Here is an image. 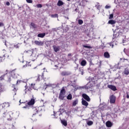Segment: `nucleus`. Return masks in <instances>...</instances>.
Segmentation results:
<instances>
[{
    "instance_id": "1",
    "label": "nucleus",
    "mask_w": 129,
    "mask_h": 129,
    "mask_svg": "<svg viewBox=\"0 0 129 129\" xmlns=\"http://www.w3.org/2000/svg\"><path fill=\"white\" fill-rule=\"evenodd\" d=\"M65 98V89H62L60 90V94L59 95V99L63 100Z\"/></svg>"
},
{
    "instance_id": "2",
    "label": "nucleus",
    "mask_w": 129,
    "mask_h": 129,
    "mask_svg": "<svg viewBox=\"0 0 129 129\" xmlns=\"http://www.w3.org/2000/svg\"><path fill=\"white\" fill-rule=\"evenodd\" d=\"M121 34V32H119V31H116V30L114 32V34L113 35L112 40H115L117 38H118L119 34Z\"/></svg>"
},
{
    "instance_id": "3",
    "label": "nucleus",
    "mask_w": 129,
    "mask_h": 129,
    "mask_svg": "<svg viewBox=\"0 0 129 129\" xmlns=\"http://www.w3.org/2000/svg\"><path fill=\"white\" fill-rule=\"evenodd\" d=\"M110 99V103H115V100L116 99V97L114 95H111L109 97Z\"/></svg>"
},
{
    "instance_id": "4",
    "label": "nucleus",
    "mask_w": 129,
    "mask_h": 129,
    "mask_svg": "<svg viewBox=\"0 0 129 129\" xmlns=\"http://www.w3.org/2000/svg\"><path fill=\"white\" fill-rule=\"evenodd\" d=\"M82 97L85 100H87V101H90V98H89V96L87 95L86 94H83Z\"/></svg>"
},
{
    "instance_id": "5",
    "label": "nucleus",
    "mask_w": 129,
    "mask_h": 129,
    "mask_svg": "<svg viewBox=\"0 0 129 129\" xmlns=\"http://www.w3.org/2000/svg\"><path fill=\"white\" fill-rule=\"evenodd\" d=\"M34 43L36 45H37L38 46H43V44H44L43 43V41H38V40H35L34 41Z\"/></svg>"
},
{
    "instance_id": "6",
    "label": "nucleus",
    "mask_w": 129,
    "mask_h": 129,
    "mask_svg": "<svg viewBox=\"0 0 129 129\" xmlns=\"http://www.w3.org/2000/svg\"><path fill=\"white\" fill-rule=\"evenodd\" d=\"M108 88L110 89H111V90H113V91H115L116 90V87L113 85H108Z\"/></svg>"
},
{
    "instance_id": "7",
    "label": "nucleus",
    "mask_w": 129,
    "mask_h": 129,
    "mask_svg": "<svg viewBox=\"0 0 129 129\" xmlns=\"http://www.w3.org/2000/svg\"><path fill=\"white\" fill-rule=\"evenodd\" d=\"M61 74L62 76H66L70 75V74H71V73L69 72H61Z\"/></svg>"
},
{
    "instance_id": "8",
    "label": "nucleus",
    "mask_w": 129,
    "mask_h": 129,
    "mask_svg": "<svg viewBox=\"0 0 129 129\" xmlns=\"http://www.w3.org/2000/svg\"><path fill=\"white\" fill-rule=\"evenodd\" d=\"M82 104L85 106H88L89 104L85 100L82 99Z\"/></svg>"
},
{
    "instance_id": "9",
    "label": "nucleus",
    "mask_w": 129,
    "mask_h": 129,
    "mask_svg": "<svg viewBox=\"0 0 129 129\" xmlns=\"http://www.w3.org/2000/svg\"><path fill=\"white\" fill-rule=\"evenodd\" d=\"M106 125L107 127H111L112 126V123L110 121H108L106 122Z\"/></svg>"
},
{
    "instance_id": "10",
    "label": "nucleus",
    "mask_w": 129,
    "mask_h": 129,
    "mask_svg": "<svg viewBox=\"0 0 129 129\" xmlns=\"http://www.w3.org/2000/svg\"><path fill=\"white\" fill-rule=\"evenodd\" d=\"M35 104V100L34 99H31L30 101L28 103V105H33Z\"/></svg>"
},
{
    "instance_id": "11",
    "label": "nucleus",
    "mask_w": 129,
    "mask_h": 129,
    "mask_svg": "<svg viewBox=\"0 0 129 129\" xmlns=\"http://www.w3.org/2000/svg\"><path fill=\"white\" fill-rule=\"evenodd\" d=\"M61 122L62 124V125H64V126H67V121L65 119H60Z\"/></svg>"
},
{
    "instance_id": "12",
    "label": "nucleus",
    "mask_w": 129,
    "mask_h": 129,
    "mask_svg": "<svg viewBox=\"0 0 129 129\" xmlns=\"http://www.w3.org/2000/svg\"><path fill=\"white\" fill-rule=\"evenodd\" d=\"M92 86V85L90 82H89L85 86V88H86V89H89V88H91Z\"/></svg>"
},
{
    "instance_id": "13",
    "label": "nucleus",
    "mask_w": 129,
    "mask_h": 129,
    "mask_svg": "<svg viewBox=\"0 0 129 129\" xmlns=\"http://www.w3.org/2000/svg\"><path fill=\"white\" fill-rule=\"evenodd\" d=\"M53 48L54 51L55 52H58V51H59V50H60V47H59V46H56L55 45H53Z\"/></svg>"
},
{
    "instance_id": "14",
    "label": "nucleus",
    "mask_w": 129,
    "mask_h": 129,
    "mask_svg": "<svg viewBox=\"0 0 129 129\" xmlns=\"http://www.w3.org/2000/svg\"><path fill=\"white\" fill-rule=\"evenodd\" d=\"M63 5H64V3L62 2V1L59 0L58 1L57 4V6H58V7H61V6H63Z\"/></svg>"
},
{
    "instance_id": "15",
    "label": "nucleus",
    "mask_w": 129,
    "mask_h": 129,
    "mask_svg": "<svg viewBox=\"0 0 129 129\" xmlns=\"http://www.w3.org/2000/svg\"><path fill=\"white\" fill-rule=\"evenodd\" d=\"M45 36H46V33H43L38 34L37 37H38L39 38H44Z\"/></svg>"
},
{
    "instance_id": "16",
    "label": "nucleus",
    "mask_w": 129,
    "mask_h": 129,
    "mask_svg": "<svg viewBox=\"0 0 129 129\" xmlns=\"http://www.w3.org/2000/svg\"><path fill=\"white\" fill-rule=\"evenodd\" d=\"M86 64H87V62L86 61V60H82V61L81 62V65L82 66H86Z\"/></svg>"
},
{
    "instance_id": "17",
    "label": "nucleus",
    "mask_w": 129,
    "mask_h": 129,
    "mask_svg": "<svg viewBox=\"0 0 129 129\" xmlns=\"http://www.w3.org/2000/svg\"><path fill=\"white\" fill-rule=\"evenodd\" d=\"M86 122H87V124L89 126H90L92 125V124H93V121H92L91 120H87Z\"/></svg>"
},
{
    "instance_id": "18",
    "label": "nucleus",
    "mask_w": 129,
    "mask_h": 129,
    "mask_svg": "<svg viewBox=\"0 0 129 129\" xmlns=\"http://www.w3.org/2000/svg\"><path fill=\"white\" fill-rule=\"evenodd\" d=\"M104 56L105 58H109V57H110V55H109V53H108V52H104Z\"/></svg>"
},
{
    "instance_id": "19",
    "label": "nucleus",
    "mask_w": 129,
    "mask_h": 129,
    "mask_svg": "<svg viewBox=\"0 0 129 129\" xmlns=\"http://www.w3.org/2000/svg\"><path fill=\"white\" fill-rule=\"evenodd\" d=\"M123 73H124V74H125V75H128V74H129L128 69H127V68L125 69L123 71Z\"/></svg>"
},
{
    "instance_id": "20",
    "label": "nucleus",
    "mask_w": 129,
    "mask_h": 129,
    "mask_svg": "<svg viewBox=\"0 0 129 129\" xmlns=\"http://www.w3.org/2000/svg\"><path fill=\"white\" fill-rule=\"evenodd\" d=\"M115 23H116L115 21L113 20H111L108 21V24H110V25H114Z\"/></svg>"
},
{
    "instance_id": "21",
    "label": "nucleus",
    "mask_w": 129,
    "mask_h": 129,
    "mask_svg": "<svg viewBox=\"0 0 129 129\" xmlns=\"http://www.w3.org/2000/svg\"><path fill=\"white\" fill-rule=\"evenodd\" d=\"M109 45L110 46V47L113 48V46H114V45H117V42H111L109 44Z\"/></svg>"
},
{
    "instance_id": "22",
    "label": "nucleus",
    "mask_w": 129,
    "mask_h": 129,
    "mask_svg": "<svg viewBox=\"0 0 129 129\" xmlns=\"http://www.w3.org/2000/svg\"><path fill=\"white\" fill-rule=\"evenodd\" d=\"M78 104V100L76 99V100H75V101H73V106H76Z\"/></svg>"
},
{
    "instance_id": "23",
    "label": "nucleus",
    "mask_w": 129,
    "mask_h": 129,
    "mask_svg": "<svg viewBox=\"0 0 129 129\" xmlns=\"http://www.w3.org/2000/svg\"><path fill=\"white\" fill-rule=\"evenodd\" d=\"M95 8H96L97 10H98V11H100V8H101V6H100V5H99V4L97 3V4L95 6Z\"/></svg>"
},
{
    "instance_id": "24",
    "label": "nucleus",
    "mask_w": 129,
    "mask_h": 129,
    "mask_svg": "<svg viewBox=\"0 0 129 129\" xmlns=\"http://www.w3.org/2000/svg\"><path fill=\"white\" fill-rule=\"evenodd\" d=\"M67 99L71 100L72 99V95L71 94H69L67 96Z\"/></svg>"
},
{
    "instance_id": "25",
    "label": "nucleus",
    "mask_w": 129,
    "mask_h": 129,
    "mask_svg": "<svg viewBox=\"0 0 129 129\" xmlns=\"http://www.w3.org/2000/svg\"><path fill=\"white\" fill-rule=\"evenodd\" d=\"M31 26L32 27V28H37V26L36 25V24H35V23L33 22L31 23Z\"/></svg>"
},
{
    "instance_id": "26",
    "label": "nucleus",
    "mask_w": 129,
    "mask_h": 129,
    "mask_svg": "<svg viewBox=\"0 0 129 129\" xmlns=\"http://www.w3.org/2000/svg\"><path fill=\"white\" fill-rule=\"evenodd\" d=\"M124 97H126V98H129V93L128 92H127L124 95Z\"/></svg>"
},
{
    "instance_id": "27",
    "label": "nucleus",
    "mask_w": 129,
    "mask_h": 129,
    "mask_svg": "<svg viewBox=\"0 0 129 129\" xmlns=\"http://www.w3.org/2000/svg\"><path fill=\"white\" fill-rule=\"evenodd\" d=\"M51 18H58V14H53L51 15Z\"/></svg>"
},
{
    "instance_id": "28",
    "label": "nucleus",
    "mask_w": 129,
    "mask_h": 129,
    "mask_svg": "<svg viewBox=\"0 0 129 129\" xmlns=\"http://www.w3.org/2000/svg\"><path fill=\"white\" fill-rule=\"evenodd\" d=\"M78 23L79 25H82L83 24V21L82 20H79Z\"/></svg>"
},
{
    "instance_id": "29",
    "label": "nucleus",
    "mask_w": 129,
    "mask_h": 129,
    "mask_svg": "<svg viewBox=\"0 0 129 129\" xmlns=\"http://www.w3.org/2000/svg\"><path fill=\"white\" fill-rule=\"evenodd\" d=\"M5 75H2V76L0 77V80H4L5 79Z\"/></svg>"
},
{
    "instance_id": "30",
    "label": "nucleus",
    "mask_w": 129,
    "mask_h": 129,
    "mask_svg": "<svg viewBox=\"0 0 129 129\" xmlns=\"http://www.w3.org/2000/svg\"><path fill=\"white\" fill-rule=\"evenodd\" d=\"M111 8V7L110 6H108V5H106L105 7V9H110Z\"/></svg>"
},
{
    "instance_id": "31",
    "label": "nucleus",
    "mask_w": 129,
    "mask_h": 129,
    "mask_svg": "<svg viewBox=\"0 0 129 129\" xmlns=\"http://www.w3.org/2000/svg\"><path fill=\"white\" fill-rule=\"evenodd\" d=\"M113 18V14H110L109 17V20H111V19Z\"/></svg>"
},
{
    "instance_id": "32",
    "label": "nucleus",
    "mask_w": 129,
    "mask_h": 129,
    "mask_svg": "<svg viewBox=\"0 0 129 129\" xmlns=\"http://www.w3.org/2000/svg\"><path fill=\"white\" fill-rule=\"evenodd\" d=\"M26 2L28 4H32V3H33V1L32 0H26Z\"/></svg>"
},
{
    "instance_id": "33",
    "label": "nucleus",
    "mask_w": 129,
    "mask_h": 129,
    "mask_svg": "<svg viewBox=\"0 0 129 129\" xmlns=\"http://www.w3.org/2000/svg\"><path fill=\"white\" fill-rule=\"evenodd\" d=\"M37 8H42V4H37L36 5Z\"/></svg>"
},
{
    "instance_id": "34",
    "label": "nucleus",
    "mask_w": 129,
    "mask_h": 129,
    "mask_svg": "<svg viewBox=\"0 0 129 129\" xmlns=\"http://www.w3.org/2000/svg\"><path fill=\"white\" fill-rule=\"evenodd\" d=\"M114 111L115 112H117V111H118V108H117V107L114 108Z\"/></svg>"
},
{
    "instance_id": "35",
    "label": "nucleus",
    "mask_w": 129,
    "mask_h": 129,
    "mask_svg": "<svg viewBox=\"0 0 129 129\" xmlns=\"http://www.w3.org/2000/svg\"><path fill=\"white\" fill-rule=\"evenodd\" d=\"M83 47H84V48H87L88 49H90V48H91V46H87V45H83Z\"/></svg>"
},
{
    "instance_id": "36",
    "label": "nucleus",
    "mask_w": 129,
    "mask_h": 129,
    "mask_svg": "<svg viewBox=\"0 0 129 129\" xmlns=\"http://www.w3.org/2000/svg\"><path fill=\"white\" fill-rule=\"evenodd\" d=\"M93 65H94V64L92 62V60H90V61L89 66H93Z\"/></svg>"
},
{
    "instance_id": "37",
    "label": "nucleus",
    "mask_w": 129,
    "mask_h": 129,
    "mask_svg": "<svg viewBox=\"0 0 129 129\" xmlns=\"http://www.w3.org/2000/svg\"><path fill=\"white\" fill-rule=\"evenodd\" d=\"M80 72H81L82 75H83V74H84V71H83V70H80Z\"/></svg>"
},
{
    "instance_id": "38",
    "label": "nucleus",
    "mask_w": 129,
    "mask_h": 129,
    "mask_svg": "<svg viewBox=\"0 0 129 129\" xmlns=\"http://www.w3.org/2000/svg\"><path fill=\"white\" fill-rule=\"evenodd\" d=\"M79 11V9H78V8H77L75 9V12H76V13H78Z\"/></svg>"
},
{
    "instance_id": "39",
    "label": "nucleus",
    "mask_w": 129,
    "mask_h": 129,
    "mask_svg": "<svg viewBox=\"0 0 129 129\" xmlns=\"http://www.w3.org/2000/svg\"><path fill=\"white\" fill-rule=\"evenodd\" d=\"M13 87H14V88L13 89V91H14L15 92H16V91H17V89L16 88V87H15V85H13Z\"/></svg>"
},
{
    "instance_id": "40",
    "label": "nucleus",
    "mask_w": 129,
    "mask_h": 129,
    "mask_svg": "<svg viewBox=\"0 0 129 129\" xmlns=\"http://www.w3.org/2000/svg\"><path fill=\"white\" fill-rule=\"evenodd\" d=\"M5 25L3 22H0V27H4Z\"/></svg>"
},
{
    "instance_id": "41",
    "label": "nucleus",
    "mask_w": 129,
    "mask_h": 129,
    "mask_svg": "<svg viewBox=\"0 0 129 129\" xmlns=\"http://www.w3.org/2000/svg\"><path fill=\"white\" fill-rule=\"evenodd\" d=\"M25 94L27 93V89H28V86H25Z\"/></svg>"
},
{
    "instance_id": "42",
    "label": "nucleus",
    "mask_w": 129,
    "mask_h": 129,
    "mask_svg": "<svg viewBox=\"0 0 129 129\" xmlns=\"http://www.w3.org/2000/svg\"><path fill=\"white\" fill-rule=\"evenodd\" d=\"M14 47L16 48V49H18V48H19V46L18 45H15Z\"/></svg>"
},
{
    "instance_id": "43",
    "label": "nucleus",
    "mask_w": 129,
    "mask_h": 129,
    "mask_svg": "<svg viewBox=\"0 0 129 129\" xmlns=\"http://www.w3.org/2000/svg\"><path fill=\"white\" fill-rule=\"evenodd\" d=\"M6 5H7V6H10V2H7L6 3Z\"/></svg>"
},
{
    "instance_id": "44",
    "label": "nucleus",
    "mask_w": 129,
    "mask_h": 129,
    "mask_svg": "<svg viewBox=\"0 0 129 129\" xmlns=\"http://www.w3.org/2000/svg\"><path fill=\"white\" fill-rule=\"evenodd\" d=\"M6 104H7V103H3V107H4H4L6 106Z\"/></svg>"
},
{
    "instance_id": "45",
    "label": "nucleus",
    "mask_w": 129,
    "mask_h": 129,
    "mask_svg": "<svg viewBox=\"0 0 129 129\" xmlns=\"http://www.w3.org/2000/svg\"><path fill=\"white\" fill-rule=\"evenodd\" d=\"M28 106H24L23 107V108H28Z\"/></svg>"
},
{
    "instance_id": "46",
    "label": "nucleus",
    "mask_w": 129,
    "mask_h": 129,
    "mask_svg": "<svg viewBox=\"0 0 129 129\" xmlns=\"http://www.w3.org/2000/svg\"><path fill=\"white\" fill-rule=\"evenodd\" d=\"M28 90H29V91H31L32 90V89L29 88V89H28Z\"/></svg>"
},
{
    "instance_id": "47",
    "label": "nucleus",
    "mask_w": 129,
    "mask_h": 129,
    "mask_svg": "<svg viewBox=\"0 0 129 129\" xmlns=\"http://www.w3.org/2000/svg\"><path fill=\"white\" fill-rule=\"evenodd\" d=\"M68 56H71V53H69V54H68Z\"/></svg>"
},
{
    "instance_id": "48",
    "label": "nucleus",
    "mask_w": 129,
    "mask_h": 129,
    "mask_svg": "<svg viewBox=\"0 0 129 129\" xmlns=\"http://www.w3.org/2000/svg\"><path fill=\"white\" fill-rule=\"evenodd\" d=\"M19 82L20 83V81H17V83H19Z\"/></svg>"
},
{
    "instance_id": "49",
    "label": "nucleus",
    "mask_w": 129,
    "mask_h": 129,
    "mask_svg": "<svg viewBox=\"0 0 129 129\" xmlns=\"http://www.w3.org/2000/svg\"><path fill=\"white\" fill-rule=\"evenodd\" d=\"M67 19L68 20H69V18H68V17H67Z\"/></svg>"
},
{
    "instance_id": "50",
    "label": "nucleus",
    "mask_w": 129,
    "mask_h": 129,
    "mask_svg": "<svg viewBox=\"0 0 129 129\" xmlns=\"http://www.w3.org/2000/svg\"><path fill=\"white\" fill-rule=\"evenodd\" d=\"M40 65H42V63H41L39 65V66H40Z\"/></svg>"
},
{
    "instance_id": "51",
    "label": "nucleus",
    "mask_w": 129,
    "mask_h": 129,
    "mask_svg": "<svg viewBox=\"0 0 129 129\" xmlns=\"http://www.w3.org/2000/svg\"><path fill=\"white\" fill-rule=\"evenodd\" d=\"M20 9H21V7H19V10H20Z\"/></svg>"
},
{
    "instance_id": "52",
    "label": "nucleus",
    "mask_w": 129,
    "mask_h": 129,
    "mask_svg": "<svg viewBox=\"0 0 129 129\" xmlns=\"http://www.w3.org/2000/svg\"><path fill=\"white\" fill-rule=\"evenodd\" d=\"M54 30H55V29H52V31H54Z\"/></svg>"
},
{
    "instance_id": "53",
    "label": "nucleus",
    "mask_w": 129,
    "mask_h": 129,
    "mask_svg": "<svg viewBox=\"0 0 129 129\" xmlns=\"http://www.w3.org/2000/svg\"><path fill=\"white\" fill-rule=\"evenodd\" d=\"M20 103H21V100L19 101Z\"/></svg>"
},
{
    "instance_id": "54",
    "label": "nucleus",
    "mask_w": 129,
    "mask_h": 129,
    "mask_svg": "<svg viewBox=\"0 0 129 129\" xmlns=\"http://www.w3.org/2000/svg\"><path fill=\"white\" fill-rule=\"evenodd\" d=\"M46 86H49V85H47Z\"/></svg>"
},
{
    "instance_id": "55",
    "label": "nucleus",
    "mask_w": 129,
    "mask_h": 129,
    "mask_svg": "<svg viewBox=\"0 0 129 129\" xmlns=\"http://www.w3.org/2000/svg\"><path fill=\"white\" fill-rule=\"evenodd\" d=\"M68 2H70V0H67Z\"/></svg>"
},
{
    "instance_id": "56",
    "label": "nucleus",
    "mask_w": 129,
    "mask_h": 129,
    "mask_svg": "<svg viewBox=\"0 0 129 129\" xmlns=\"http://www.w3.org/2000/svg\"><path fill=\"white\" fill-rule=\"evenodd\" d=\"M33 86V84H31V86Z\"/></svg>"
},
{
    "instance_id": "57",
    "label": "nucleus",
    "mask_w": 129,
    "mask_h": 129,
    "mask_svg": "<svg viewBox=\"0 0 129 129\" xmlns=\"http://www.w3.org/2000/svg\"><path fill=\"white\" fill-rule=\"evenodd\" d=\"M3 114H6V113H3Z\"/></svg>"
},
{
    "instance_id": "58",
    "label": "nucleus",
    "mask_w": 129,
    "mask_h": 129,
    "mask_svg": "<svg viewBox=\"0 0 129 129\" xmlns=\"http://www.w3.org/2000/svg\"><path fill=\"white\" fill-rule=\"evenodd\" d=\"M36 112H38V110H36Z\"/></svg>"
},
{
    "instance_id": "59",
    "label": "nucleus",
    "mask_w": 129,
    "mask_h": 129,
    "mask_svg": "<svg viewBox=\"0 0 129 129\" xmlns=\"http://www.w3.org/2000/svg\"><path fill=\"white\" fill-rule=\"evenodd\" d=\"M113 40H114V41H115V39H113Z\"/></svg>"
},
{
    "instance_id": "60",
    "label": "nucleus",
    "mask_w": 129,
    "mask_h": 129,
    "mask_svg": "<svg viewBox=\"0 0 129 129\" xmlns=\"http://www.w3.org/2000/svg\"><path fill=\"white\" fill-rule=\"evenodd\" d=\"M124 60H127V59H124Z\"/></svg>"
},
{
    "instance_id": "61",
    "label": "nucleus",
    "mask_w": 129,
    "mask_h": 129,
    "mask_svg": "<svg viewBox=\"0 0 129 129\" xmlns=\"http://www.w3.org/2000/svg\"><path fill=\"white\" fill-rule=\"evenodd\" d=\"M33 115H35V114H33Z\"/></svg>"
},
{
    "instance_id": "62",
    "label": "nucleus",
    "mask_w": 129,
    "mask_h": 129,
    "mask_svg": "<svg viewBox=\"0 0 129 129\" xmlns=\"http://www.w3.org/2000/svg\"><path fill=\"white\" fill-rule=\"evenodd\" d=\"M24 43H26V42H25V41H24Z\"/></svg>"
},
{
    "instance_id": "63",
    "label": "nucleus",
    "mask_w": 129,
    "mask_h": 129,
    "mask_svg": "<svg viewBox=\"0 0 129 129\" xmlns=\"http://www.w3.org/2000/svg\"><path fill=\"white\" fill-rule=\"evenodd\" d=\"M4 117H5V116H3Z\"/></svg>"
}]
</instances>
